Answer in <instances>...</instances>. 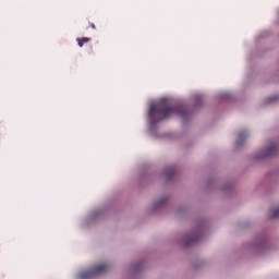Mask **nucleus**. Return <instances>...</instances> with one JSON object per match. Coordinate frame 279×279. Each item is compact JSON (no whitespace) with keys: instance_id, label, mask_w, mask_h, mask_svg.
Wrapping results in <instances>:
<instances>
[{"instance_id":"6e6552de","label":"nucleus","mask_w":279,"mask_h":279,"mask_svg":"<svg viewBox=\"0 0 279 279\" xmlns=\"http://www.w3.org/2000/svg\"><path fill=\"white\" fill-rule=\"evenodd\" d=\"M161 204H162V202H156V203H154V208L159 207Z\"/></svg>"},{"instance_id":"423d86ee","label":"nucleus","mask_w":279,"mask_h":279,"mask_svg":"<svg viewBox=\"0 0 279 279\" xmlns=\"http://www.w3.org/2000/svg\"><path fill=\"white\" fill-rule=\"evenodd\" d=\"M98 216H99V211H93L89 214L88 220L93 221V220L97 219Z\"/></svg>"},{"instance_id":"39448f33","label":"nucleus","mask_w":279,"mask_h":279,"mask_svg":"<svg viewBox=\"0 0 279 279\" xmlns=\"http://www.w3.org/2000/svg\"><path fill=\"white\" fill-rule=\"evenodd\" d=\"M90 39L88 37L77 38V45L80 48H83L84 44H88Z\"/></svg>"},{"instance_id":"1a4fd4ad","label":"nucleus","mask_w":279,"mask_h":279,"mask_svg":"<svg viewBox=\"0 0 279 279\" xmlns=\"http://www.w3.org/2000/svg\"><path fill=\"white\" fill-rule=\"evenodd\" d=\"M244 137L242 135L239 136V141L236 142V145H240V142L243 141Z\"/></svg>"},{"instance_id":"f03ea898","label":"nucleus","mask_w":279,"mask_h":279,"mask_svg":"<svg viewBox=\"0 0 279 279\" xmlns=\"http://www.w3.org/2000/svg\"><path fill=\"white\" fill-rule=\"evenodd\" d=\"M108 264L101 263L90 268L89 270L83 271L77 276V279H92L97 276L104 275L108 271Z\"/></svg>"},{"instance_id":"20e7f679","label":"nucleus","mask_w":279,"mask_h":279,"mask_svg":"<svg viewBox=\"0 0 279 279\" xmlns=\"http://www.w3.org/2000/svg\"><path fill=\"white\" fill-rule=\"evenodd\" d=\"M268 216H269L271 219L279 218V207L270 208V209H269V213H268Z\"/></svg>"},{"instance_id":"9d476101","label":"nucleus","mask_w":279,"mask_h":279,"mask_svg":"<svg viewBox=\"0 0 279 279\" xmlns=\"http://www.w3.org/2000/svg\"><path fill=\"white\" fill-rule=\"evenodd\" d=\"M92 28H93V29H95V28H96L95 24H92Z\"/></svg>"},{"instance_id":"f257e3e1","label":"nucleus","mask_w":279,"mask_h":279,"mask_svg":"<svg viewBox=\"0 0 279 279\" xmlns=\"http://www.w3.org/2000/svg\"><path fill=\"white\" fill-rule=\"evenodd\" d=\"M190 116V112L184 108H172L169 105V98L162 97L159 100L153 101L149 105L148 110V124L150 129H154L157 123L161 121L178 117L181 120H185Z\"/></svg>"},{"instance_id":"7ed1b4c3","label":"nucleus","mask_w":279,"mask_h":279,"mask_svg":"<svg viewBox=\"0 0 279 279\" xmlns=\"http://www.w3.org/2000/svg\"><path fill=\"white\" fill-rule=\"evenodd\" d=\"M275 149H276L275 144L269 145L268 147H266L262 150V155L258 156V159L271 156Z\"/></svg>"},{"instance_id":"0eeeda50","label":"nucleus","mask_w":279,"mask_h":279,"mask_svg":"<svg viewBox=\"0 0 279 279\" xmlns=\"http://www.w3.org/2000/svg\"><path fill=\"white\" fill-rule=\"evenodd\" d=\"M198 239L197 238H191L190 240L186 241V244H191V243H194V242H197Z\"/></svg>"}]
</instances>
